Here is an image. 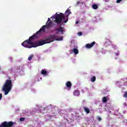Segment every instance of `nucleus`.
<instances>
[{
  "label": "nucleus",
  "mask_w": 127,
  "mask_h": 127,
  "mask_svg": "<svg viewBox=\"0 0 127 127\" xmlns=\"http://www.w3.org/2000/svg\"><path fill=\"white\" fill-rule=\"evenodd\" d=\"M52 23V21H51L50 18H48L46 24L43 26L36 33V34L30 37L29 39L24 41L21 44L22 46L25 47V48H35V47H38V46H42V45H44V44L51 43V42H53L54 41H55V40H56V41H61V40H63V37L57 38L56 35H55V34H53L50 35L44 40H41L35 42H32V40L37 39L38 37L41 36V33H44L46 28L47 29H49V28L51 27Z\"/></svg>",
  "instance_id": "f257e3e1"
},
{
  "label": "nucleus",
  "mask_w": 127,
  "mask_h": 127,
  "mask_svg": "<svg viewBox=\"0 0 127 127\" xmlns=\"http://www.w3.org/2000/svg\"><path fill=\"white\" fill-rule=\"evenodd\" d=\"M71 13H72V12L70 11V9H69V8L65 11V14L63 13L58 14L56 13L54 17L55 20H54V21L57 24H60L62 21L64 23H66V22L68 21V17H69V15L71 14Z\"/></svg>",
  "instance_id": "f03ea898"
},
{
  "label": "nucleus",
  "mask_w": 127,
  "mask_h": 127,
  "mask_svg": "<svg viewBox=\"0 0 127 127\" xmlns=\"http://www.w3.org/2000/svg\"><path fill=\"white\" fill-rule=\"evenodd\" d=\"M12 88V81L11 80H6L2 87V91L4 92V95H7Z\"/></svg>",
  "instance_id": "7ed1b4c3"
},
{
  "label": "nucleus",
  "mask_w": 127,
  "mask_h": 127,
  "mask_svg": "<svg viewBox=\"0 0 127 127\" xmlns=\"http://www.w3.org/2000/svg\"><path fill=\"white\" fill-rule=\"evenodd\" d=\"M13 125H14V123H13V122L4 121L0 124V127H13Z\"/></svg>",
  "instance_id": "20e7f679"
},
{
  "label": "nucleus",
  "mask_w": 127,
  "mask_h": 127,
  "mask_svg": "<svg viewBox=\"0 0 127 127\" xmlns=\"http://www.w3.org/2000/svg\"><path fill=\"white\" fill-rule=\"evenodd\" d=\"M96 44V42H93L91 44H87L85 45V48H92V47H93V46H94V45H95Z\"/></svg>",
  "instance_id": "39448f33"
},
{
  "label": "nucleus",
  "mask_w": 127,
  "mask_h": 127,
  "mask_svg": "<svg viewBox=\"0 0 127 127\" xmlns=\"http://www.w3.org/2000/svg\"><path fill=\"white\" fill-rule=\"evenodd\" d=\"M65 89H67V90H70V89H71V87H72V83H71V82L70 81H67L65 84Z\"/></svg>",
  "instance_id": "423d86ee"
},
{
  "label": "nucleus",
  "mask_w": 127,
  "mask_h": 127,
  "mask_svg": "<svg viewBox=\"0 0 127 127\" xmlns=\"http://www.w3.org/2000/svg\"><path fill=\"white\" fill-rule=\"evenodd\" d=\"M62 25H61L59 28L57 29L56 30L57 31H59V32H61L63 34L64 33V29H63V27L61 26Z\"/></svg>",
  "instance_id": "0eeeda50"
},
{
  "label": "nucleus",
  "mask_w": 127,
  "mask_h": 127,
  "mask_svg": "<svg viewBox=\"0 0 127 127\" xmlns=\"http://www.w3.org/2000/svg\"><path fill=\"white\" fill-rule=\"evenodd\" d=\"M41 73L42 75H44L45 76H47L48 75V73H47V71L42 69L41 71Z\"/></svg>",
  "instance_id": "6e6552de"
},
{
  "label": "nucleus",
  "mask_w": 127,
  "mask_h": 127,
  "mask_svg": "<svg viewBox=\"0 0 127 127\" xmlns=\"http://www.w3.org/2000/svg\"><path fill=\"white\" fill-rule=\"evenodd\" d=\"M72 52L74 53L75 55H77L79 53V50L76 48H74L73 50H72Z\"/></svg>",
  "instance_id": "1a4fd4ad"
},
{
  "label": "nucleus",
  "mask_w": 127,
  "mask_h": 127,
  "mask_svg": "<svg viewBox=\"0 0 127 127\" xmlns=\"http://www.w3.org/2000/svg\"><path fill=\"white\" fill-rule=\"evenodd\" d=\"M83 109H84V112H85V113H86V114L90 113V109H89V108H88L86 107H84Z\"/></svg>",
  "instance_id": "9d476101"
},
{
  "label": "nucleus",
  "mask_w": 127,
  "mask_h": 127,
  "mask_svg": "<svg viewBox=\"0 0 127 127\" xmlns=\"http://www.w3.org/2000/svg\"><path fill=\"white\" fill-rule=\"evenodd\" d=\"M102 102L103 103H107L108 102V98L105 96L102 98Z\"/></svg>",
  "instance_id": "9b49d317"
},
{
  "label": "nucleus",
  "mask_w": 127,
  "mask_h": 127,
  "mask_svg": "<svg viewBox=\"0 0 127 127\" xmlns=\"http://www.w3.org/2000/svg\"><path fill=\"white\" fill-rule=\"evenodd\" d=\"M92 7L93 8V9H98V5H97L96 4H94L92 5Z\"/></svg>",
  "instance_id": "f8f14e48"
},
{
  "label": "nucleus",
  "mask_w": 127,
  "mask_h": 127,
  "mask_svg": "<svg viewBox=\"0 0 127 127\" xmlns=\"http://www.w3.org/2000/svg\"><path fill=\"white\" fill-rule=\"evenodd\" d=\"M123 81H124V82H123L124 85H127V78L126 77L124 78Z\"/></svg>",
  "instance_id": "ddd939ff"
},
{
  "label": "nucleus",
  "mask_w": 127,
  "mask_h": 127,
  "mask_svg": "<svg viewBox=\"0 0 127 127\" xmlns=\"http://www.w3.org/2000/svg\"><path fill=\"white\" fill-rule=\"evenodd\" d=\"M91 81L92 82H95V81H96V76H93V77H91Z\"/></svg>",
  "instance_id": "4468645a"
},
{
  "label": "nucleus",
  "mask_w": 127,
  "mask_h": 127,
  "mask_svg": "<svg viewBox=\"0 0 127 127\" xmlns=\"http://www.w3.org/2000/svg\"><path fill=\"white\" fill-rule=\"evenodd\" d=\"M32 58H33V55H31L28 58V60H29V61H30V60H31V59H32Z\"/></svg>",
  "instance_id": "2eb2a0df"
},
{
  "label": "nucleus",
  "mask_w": 127,
  "mask_h": 127,
  "mask_svg": "<svg viewBox=\"0 0 127 127\" xmlns=\"http://www.w3.org/2000/svg\"><path fill=\"white\" fill-rule=\"evenodd\" d=\"M123 97H124V98H127V91H126L124 93V94L123 95Z\"/></svg>",
  "instance_id": "dca6fc26"
},
{
  "label": "nucleus",
  "mask_w": 127,
  "mask_h": 127,
  "mask_svg": "<svg viewBox=\"0 0 127 127\" xmlns=\"http://www.w3.org/2000/svg\"><path fill=\"white\" fill-rule=\"evenodd\" d=\"M25 120V119L24 118H20V122H24Z\"/></svg>",
  "instance_id": "f3484780"
},
{
  "label": "nucleus",
  "mask_w": 127,
  "mask_h": 127,
  "mask_svg": "<svg viewBox=\"0 0 127 127\" xmlns=\"http://www.w3.org/2000/svg\"><path fill=\"white\" fill-rule=\"evenodd\" d=\"M97 120L98 122H101L102 121V118H101L100 117H97Z\"/></svg>",
  "instance_id": "a211bd4d"
},
{
  "label": "nucleus",
  "mask_w": 127,
  "mask_h": 127,
  "mask_svg": "<svg viewBox=\"0 0 127 127\" xmlns=\"http://www.w3.org/2000/svg\"><path fill=\"white\" fill-rule=\"evenodd\" d=\"M78 35H79V36H81V35H82L83 33L81 32H79L77 33Z\"/></svg>",
  "instance_id": "6ab92c4d"
},
{
  "label": "nucleus",
  "mask_w": 127,
  "mask_h": 127,
  "mask_svg": "<svg viewBox=\"0 0 127 127\" xmlns=\"http://www.w3.org/2000/svg\"><path fill=\"white\" fill-rule=\"evenodd\" d=\"M116 56H119L120 55V52H118L117 53H115Z\"/></svg>",
  "instance_id": "aec40b11"
},
{
  "label": "nucleus",
  "mask_w": 127,
  "mask_h": 127,
  "mask_svg": "<svg viewBox=\"0 0 127 127\" xmlns=\"http://www.w3.org/2000/svg\"><path fill=\"white\" fill-rule=\"evenodd\" d=\"M74 95H76V94H77V95H78L79 94V92H78V91H76L74 92Z\"/></svg>",
  "instance_id": "412c9836"
},
{
  "label": "nucleus",
  "mask_w": 127,
  "mask_h": 127,
  "mask_svg": "<svg viewBox=\"0 0 127 127\" xmlns=\"http://www.w3.org/2000/svg\"><path fill=\"white\" fill-rule=\"evenodd\" d=\"M122 0H117V3H120V2H121V1H122Z\"/></svg>",
  "instance_id": "4be33fe9"
},
{
  "label": "nucleus",
  "mask_w": 127,
  "mask_h": 127,
  "mask_svg": "<svg viewBox=\"0 0 127 127\" xmlns=\"http://www.w3.org/2000/svg\"><path fill=\"white\" fill-rule=\"evenodd\" d=\"M78 4H80V1H77L76 2V5H78Z\"/></svg>",
  "instance_id": "5701e85b"
},
{
  "label": "nucleus",
  "mask_w": 127,
  "mask_h": 127,
  "mask_svg": "<svg viewBox=\"0 0 127 127\" xmlns=\"http://www.w3.org/2000/svg\"><path fill=\"white\" fill-rule=\"evenodd\" d=\"M2 98V94L0 93V100H1Z\"/></svg>",
  "instance_id": "b1692460"
},
{
  "label": "nucleus",
  "mask_w": 127,
  "mask_h": 127,
  "mask_svg": "<svg viewBox=\"0 0 127 127\" xmlns=\"http://www.w3.org/2000/svg\"><path fill=\"white\" fill-rule=\"evenodd\" d=\"M78 23H79V21H75V24H78Z\"/></svg>",
  "instance_id": "393cba45"
},
{
  "label": "nucleus",
  "mask_w": 127,
  "mask_h": 127,
  "mask_svg": "<svg viewBox=\"0 0 127 127\" xmlns=\"http://www.w3.org/2000/svg\"><path fill=\"white\" fill-rule=\"evenodd\" d=\"M105 2H108L109 1L108 0H103Z\"/></svg>",
  "instance_id": "a878e982"
},
{
  "label": "nucleus",
  "mask_w": 127,
  "mask_h": 127,
  "mask_svg": "<svg viewBox=\"0 0 127 127\" xmlns=\"http://www.w3.org/2000/svg\"><path fill=\"white\" fill-rule=\"evenodd\" d=\"M10 70H11V71H12V68H10Z\"/></svg>",
  "instance_id": "bb28decb"
},
{
  "label": "nucleus",
  "mask_w": 127,
  "mask_h": 127,
  "mask_svg": "<svg viewBox=\"0 0 127 127\" xmlns=\"http://www.w3.org/2000/svg\"><path fill=\"white\" fill-rule=\"evenodd\" d=\"M116 83H117V84H118V83H119V82L117 81V82H116Z\"/></svg>",
  "instance_id": "cd10ccee"
},
{
  "label": "nucleus",
  "mask_w": 127,
  "mask_h": 127,
  "mask_svg": "<svg viewBox=\"0 0 127 127\" xmlns=\"http://www.w3.org/2000/svg\"><path fill=\"white\" fill-rule=\"evenodd\" d=\"M53 17V16L51 17V18H52Z\"/></svg>",
  "instance_id": "c85d7f7f"
}]
</instances>
